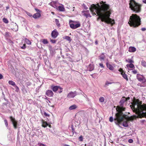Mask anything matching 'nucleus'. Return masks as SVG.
Instances as JSON below:
<instances>
[{
	"instance_id": "1",
	"label": "nucleus",
	"mask_w": 146,
	"mask_h": 146,
	"mask_svg": "<svg viewBox=\"0 0 146 146\" xmlns=\"http://www.w3.org/2000/svg\"><path fill=\"white\" fill-rule=\"evenodd\" d=\"M106 2L102 1L100 6L98 3L96 5L93 4L90 8L91 12H94L95 15L97 14L99 16L98 18L101 19L102 22H104L108 24L112 25L115 23L114 20L110 18L112 10L110 8L109 5L106 3Z\"/></svg>"
},
{
	"instance_id": "2",
	"label": "nucleus",
	"mask_w": 146,
	"mask_h": 146,
	"mask_svg": "<svg viewBox=\"0 0 146 146\" xmlns=\"http://www.w3.org/2000/svg\"><path fill=\"white\" fill-rule=\"evenodd\" d=\"M126 101V99L124 98L121 99L119 102V106H118L116 108L117 112L115 114V120H116L118 123L121 124V122L125 118V115H123V111H124L125 108L123 107V104Z\"/></svg>"
},
{
	"instance_id": "3",
	"label": "nucleus",
	"mask_w": 146,
	"mask_h": 146,
	"mask_svg": "<svg viewBox=\"0 0 146 146\" xmlns=\"http://www.w3.org/2000/svg\"><path fill=\"white\" fill-rule=\"evenodd\" d=\"M131 107L134 112L137 113L141 111L143 116H146V105L145 106H143L137 100L133 102Z\"/></svg>"
},
{
	"instance_id": "4",
	"label": "nucleus",
	"mask_w": 146,
	"mask_h": 146,
	"mask_svg": "<svg viewBox=\"0 0 146 146\" xmlns=\"http://www.w3.org/2000/svg\"><path fill=\"white\" fill-rule=\"evenodd\" d=\"M128 24L131 27H136L141 24V18L136 14H132L130 16Z\"/></svg>"
},
{
	"instance_id": "5",
	"label": "nucleus",
	"mask_w": 146,
	"mask_h": 146,
	"mask_svg": "<svg viewBox=\"0 0 146 146\" xmlns=\"http://www.w3.org/2000/svg\"><path fill=\"white\" fill-rule=\"evenodd\" d=\"M129 5L131 9L135 13H138L140 12L141 5L137 3L134 0L130 1Z\"/></svg>"
},
{
	"instance_id": "6",
	"label": "nucleus",
	"mask_w": 146,
	"mask_h": 146,
	"mask_svg": "<svg viewBox=\"0 0 146 146\" xmlns=\"http://www.w3.org/2000/svg\"><path fill=\"white\" fill-rule=\"evenodd\" d=\"M71 21L69 22L70 27L73 29H76L79 27L80 26V24L79 23H71Z\"/></svg>"
},
{
	"instance_id": "7",
	"label": "nucleus",
	"mask_w": 146,
	"mask_h": 146,
	"mask_svg": "<svg viewBox=\"0 0 146 146\" xmlns=\"http://www.w3.org/2000/svg\"><path fill=\"white\" fill-rule=\"evenodd\" d=\"M10 118L11 121L12 122L14 128L15 129H17V121L15 120V118H13L12 116H10Z\"/></svg>"
},
{
	"instance_id": "8",
	"label": "nucleus",
	"mask_w": 146,
	"mask_h": 146,
	"mask_svg": "<svg viewBox=\"0 0 146 146\" xmlns=\"http://www.w3.org/2000/svg\"><path fill=\"white\" fill-rule=\"evenodd\" d=\"M77 95L76 91L70 92L68 94L67 97L68 98H73Z\"/></svg>"
},
{
	"instance_id": "9",
	"label": "nucleus",
	"mask_w": 146,
	"mask_h": 146,
	"mask_svg": "<svg viewBox=\"0 0 146 146\" xmlns=\"http://www.w3.org/2000/svg\"><path fill=\"white\" fill-rule=\"evenodd\" d=\"M82 13L83 14V15L85 16L86 18H87L88 17H91V15L89 13V10L82 11Z\"/></svg>"
},
{
	"instance_id": "10",
	"label": "nucleus",
	"mask_w": 146,
	"mask_h": 146,
	"mask_svg": "<svg viewBox=\"0 0 146 146\" xmlns=\"http://www.w3.org/2000/svg\"><path fill=\"white\" fill-rule=\"evenodd\" d=\"M58 33L56 29H54L52 31L51 33V36L52 37L54 38H56L58 36Z\"/></svg>"
},
{
	"instance_id": "11",
	"label": "nucleus",
	"mask_w": 146,
	"mask_h": 146,
	"mask_svg": "<svg viewBox=\"0 0 146 146\" xmlns=\"http://www.w3.org/2000/svg\"><path fill=\"white\" fill-rule=\"evenodd\" d=\"M137 78L139 81L141 82H142L143 79H145L144 77L139 74H137Z\"/></svg>"
},
{
	"instance_id": "12",
	"label": "nucleus",
	"mask_w": 146,
	"mask_h": 146,
	"mask_svg": "<svg viewBox=\"0 0 146 146\" xmlns=\"http://www.w3.org/2000/svg\"><path fill=\"white\" fill-rule=\"evenodd\" d=\"M137 118H138V116L136 115H133L128 117L127 118V120L128 121H133L134 119Z\"/></svg>"
},
{
	"instance_id": "13",
	"label": "nucleus",
	"mask_w": 146,
	"mask_h": 146,
	"mask_svg": "<svg viewBox=\"0 0 146 146\" xmlns=\"http://www.w3.org/2000/svg\"><path fill=\"white\" fill-rule=\"evenodd\" d=\"M59 88H60V86H51V89L54 92H56L57 90H58Z\"/></svg>"
},
{
	"instance_id": "14",
	"label": "nucleus",
	"mask_w": 146,
	"mask_h": 146,
	"mask_svg": "<svg viewBox=\"0 0 146 146\" xmlns=\"http://www.w3.org/2000/svg\"><path fill=\"white\" fill-rule=\"evenodd\" d=\"M46 95L49 97H52L53 95V93L51 90H48L46 91Z\"/></svg>"
},
{
	"instance_id": "15",
	"label": "nucleus",
	"mask_w": 146,
	"mask_h": 146,
	"mask_svg": "<svg viewBox=\"0 0 146 146\" xmlns=\"http://www.w3.org/2000/svg\"><path fill=\"white\" fill-rule=\"evenodd\" d=\"M106 58V56L105 55L104 53H102L100 56H99V59L101 61L104 60Z\"/></svg>"
},
{
	"instance_id": "16",
	"label": "nucleus",
	"mask_w": 146,
	"mask_h": 146,
	"mask_svg": "<svg viewBox=\"0 0 146 146\" xmlns=\"http://www.w3.org/2000/svg\"><path fill=\"white\" fill-rule=\"evenodd\" d=\"M41 16V15L39 12H38L34 14L33 16V17L35 19L39 18Z\"/></svg>"
},
{
	"instance_id": "17",
	"label": "nucleus",
	"mask_w": 146,
	"mask_h": 146,
	"mask_svg": "<svg viewBox=\"0 0 146 146\" xmlns=\"http://www.w3.org/2000/svg\"><path fill=\"white\" fill-rule=\"evenodd\" d=\"M13 25L15 27L14 28H13L12 29L14 31L16 32L18 30V26L15 23H13Z\"/></svg>"
},
{
	"instance_id": "18",
	"label": "nucleus",
	"mask_w": 146,
	"mask_h": 146,
	"mask_svg": "<svg viewBox=\"0 0 146 146\" xmlns=\"http://www.w3.org/2000/svg\"><path fill=\"white\" fill-rule=\"evenodd\" d=\"M128 51L130 52H134L136 51V48L134 47L130 46L129 48Z\"/></svg>"
},
{
	"instance_id": "19",
	"label": "nucleus",
	"mask_w": 146,
	"mask_h": 146,
	"mask_svg": "<svg viewBox=\"0 0 146 146\" xmlns=\"http://www.w3.org/2000/svg\"><path fill=\"white\" fill-rule=\"evenodd\" d=\"M106 66L110 70H113L114 69L113 67L109 64L108 62H107L106 63Z\"/></svg>"
},
{
	"instance_id": "20",
	"label": "nucleus",
	"mask_w": 146,
	"mask_h": 146,
	"mask_svg": "<svg viewBox=\"0 0 146 146\" xmlns=\"http://www.w3.org/2000/svg\"><path fill=\"white\" fill-rule=\"evenodd\" d=\"M78 106L75 104H74L69 107V109L70 110H75L77 108Z\"/></svg>"
},
{
	"instance_id": "21",
	"label": "nucleus",
	"mask_w": 146,
	"mask_h": 146,
	"mask_svg": "<svg viewBox=\"0 0 146 146\" xmlns=\"http://www.w3.org/2000/svg\"><path fill=\"white\" fill-rule=\"evenodd\" d=\"M121 75L122 76L124 79H125L127 81H128V79L127 77V75L124 72L121 73Z\"/></svg>"
},
{
	"instance_id": "22",
	"label": "nucleus",
	"mask_w": 146,
	"mask_h": 146,
	"mask_svg": "<svg viewBox=\"0 0 146 146\" xmlns=\"http://www.w3.org/2000/svg\"><path fill=\"white\" fill-rule=\"evenodd\" d=\"M126 66L128 70H129V68H133L134 67V65L132 63L129 64H127L126 65Z\"/></svg>"
},
{
	"instance_id": "23",
	"label": "nucleus",
	"mask_w": 146,
	"mask_h": 146,
	"mask_svg": "<svg viewBox=\"0 0 146 146\" xmlns=\"http://www.w3.org/2000/svg\"><path fill=\"white\" fill-rule=\"evenodd\" d=\"M58 9L59 11H65V9L63 5H62V6H59L58 7Z\"/></svg>"
},
{
	"instance_id": "24",
	"label": "nucleus",
	"mask_w": 146,
	"mask_h": 146,
	"mask_svg": "<svg viewBox=\"0 0 146 146\" xmlns=\"http://www.w3.org/2000/svg\"><path fill=\"white\" fill-rule=\"evenodd\" d=\"M56 2L55 1H53L52 2H51L49 4L51 5L52 6L56 8L57 7V6L56 5Z\"/></svg>"
},
{
	"instance_id": "25",
	"label": "nucleus",
	"mask_w": 146,
	"mask_h": 146,
	"mask_svg": "<svg viewBox=\"0 0 146 146\" xmlns=\"http://www.w3.org/2000/svg\"><path fill=\"white\" fill-rule=\"evenodd\" d=\"M88 69L90 71H91L94 69V66L90 64L89 66Z\"/></svg>"
},
{
	"instance_id": "26",
	"label": "nucleus",
	"mask_w": 146,
	"mask_h": 146,
	"mask_svg": "<svg viewBox=\"0 0 146 146\" xmlns=\"http://www.w3.org/2000/svg\"><path fill=\"white\" fill-rule=\"evenodd\" d=\"M55 22L56 23V25L58 27H60V25L59 23V21L58 19H55Z\"/></svg>"
},
{
	"instance_id": "27",
	"label": "nucleus",
	"mask_w": 146,
	"mask_h": 146,
	"mask_svg": "<svg viewBox=\"0 0 146 146\" xmlns=\"http://www.w3.org/2000/svg\"><path fill=\"white\" fill-rule=\"evenodd\" d=\"M8 83L9 84H10L11 85H12L13 86H14L16 85L15 82H14L13 81H11V80L9 81V82H8Z\"/></svg>"
},
{
	"instance_id": "28",
	"label": "nucleus",
	"mask_w": 146,
	"mask_h": 146,
	"mask_svg": "<svg viewBox=\"0 0 146 146\" xmlns=\"http://www.w3.org/2000/svg\"><path fill=\"white\" fill-rule=\"evenodd\" d=\"M142 82V86L143 87L146 86V80L145 78L143 79V81Z\"/></svg>"
},
{
	"instance_id": "29",
	"label": "nucleus",
	"mask_w": 146,
	"mask_h": 146,
	"mask_svg": "<svg viewBox=\"0 0 146 146\" xmlns=\"http://www.w3.org/2000/svg\"><path fill=\"white\" fill-rule=\"evenodd\" d=\"M126 61L130 64L134 63V61L131 59H128L126 60Z\"/></svg>"
},
{
	"instance_id": "30",
	"label": "nucleus",
	"mask_w": 146,
	"mask_h": 146,
	"mask_svg": "<svg viewBox=\"0 0 146 146\" xmlns=\"http://www.w3.org/2000/svg\"><path fill=\"white\" fill-rule=\"evenodd\" d=\"M141 64L144 67H146V62L143 60H142L141 61Z\"/></svg>"
},
{
	"instance_id": "31",
	"label": "nucleus",
	"mask_w": 146,
	"mask_h": 146,
	"mask_svg": "<svg viewBox=\"0 0 146 146\" xmlns=\"http://www.w3.org/2000/svg\"><path fill=\"white\" fill-rule=\"evenodd\" d=\"M25 42L28 44H31V42L30 41L26 38L25 39Z\"/></svg>"
},
{
	"instance_id": "32",
	"label": "nucleus",
	"mask_w": 146,
	"mask_h": 146,
	"mask_svg": "<svg viewBox=\"0 0 146 146\" xmlns=\"http://www.w3.org/2000/svg\"><path fill=\"white\" fill-rule=\"evenodd\" d=\"M42 42L44 44H47L48 43V41H47L46 39H42Z\"/></svg>"
},
{
	"instance_id": "33",
	"label": "nucleus",
	"mask_w": 146,
	"mask_h": 146,
	"mask_svg": "<svg viewBox=\"0 0 146 146\" xmlns=\"http://www.w3.org/2000/svg\"><path fill=\"white\" fill-rule=\"evenodd\" d=\"M122 125L125 127H127L128 126V123L126 121H124L122 123Z\"/></svg>"
},
{
	"instance_id": "34",
	"label": "nucleus",
	"mask_w": 146,
	"mask_h": 146,
	"mask_svg": "<svg viewBox=\"0 0 146 146\" xmlns=\"http://www.w3.org/2000/svg\"><path fill=\"white\" fill-rule=\"evenodd\" d=\"M71 128H72V135H73L74 133L75 134V135H76L77 133L74 131V129L73 128V126L72 125Z\"/></svg>"
},
{
	"instance_id": "35",
	"label": "nucleus",
	"mask_w": 146,
	"mask_h": 146,
	"mask_svg": "<svg viewBox=\"0 0 146 146\" xmlns=\"http://www.w3.org/2000/svg\"><path fill=\"white\" fill-rule=\"evenodd\" d=\"M48 125V124L46 122H44L43 123L42 125V127H46Z\"/></svg>"
},
{
	"instance_id": "36",
	"label": "nucleus",
	"mask_w": 146,
	"mask_h": 146,
	"mask_svg": "<svg viewBox=\"0 0 146 146\" xmlns=\"http://www.w3.org/2000/svg\"><path fill=\"white\" fill-rule=\"evenodd\" d=\"M112 83V82H109L108 81H106V82L105 85L104 86L106 87L107 86H108L109 84H111Z\"/></svg>"
},
{
	"instance_id": "37",
	"label": "nucleus",
	"mask_w": 146,
	"mask_h": 146,
	"mask_svg": "<svg viewBox=\"0 0 146 146\" xmlns=\"http://www.w3.org/2000/svg\"><path fill=\"white\" fill-rule=\"evenodd\" d=\"M65 39L67 40L70 41L71 40V39L70 37L69 36H66L65 37Z\"/></svg>"
},
{
	"instance_id": "38",
	"label": "nucleus",
	"mask_w": 146,
	"mask_h": 146,
	"mask_svg": "<svg viewBox=\"0 0 146 146\" xmlns=\"http://www.w3.org/2000/svg\"><path fill=\"white\" fill-rule=\"evenodd\" d=\"M3 22L5 23H8L9 22L8 20L5 18H3Z\"/></svg>"
},
{
	"instance_id": "39",
	"label": "nucleus",
	"mask_w": 146,
	"mask_h": 146,
	"mask_svg": "<svg viewBox=\"0 0 146 146\" xmlns=\"http://www.w3.org/2000/svg\"><path fill=\"white\" fill-rule=\"evenodd\" d=\"M99 101L101 102H103L104 101V98L103 97H101L100 98Z\"/></svg>"
},
{
	"instance_id": "40",
	"label": "nucleus",
	"mask_w": 146,
	"mask_h": 146,
	"mask_svg": "<svg viewBox=\"0 0 146 146\" xmlns=\"http://www.w3.org/2000/svg\"><path fill=\"white\" fill-rule=\"evenodd\" d=\"M83 137L82 135H80L78 138L79 140L80 141H83Z\"/></svg>"
},
{
	"instance_id": "41",
	"label": "nucleus",
	"mask_w": 146,
	"mask_h": 146,
	"mask_svg": "<svg viewBox=\"0 0 146 146\" xmlns=\"http://www.w3.org/2000/svg\"><path fill=\"white\" fill-rule=\"evenodd\" d=\"M15 91L17 92H18L19 90V88L16 85L15 86Z\"/></svg>"
},
{
	"instance_id": "42",
	"label": "nucleus",
	"mask_w": 146,
	"mask_h": 146,
	"mask_svg": "<svg viewBox=\"0 0 146 146\" xmlns=\"http://www.w3.org/2000/svg\"><path fill=\"white\" fill-rule=\"evenodd\" d=\"M4 122H5V124L6 127H8V123H7V120L6 119H4Z\"/></svg>"
},
{
	"instance_id": "43",
	"label": "nucleus",
	"mask_w": 146,
	"mask_h": 146,
	"mask_svg": "<svg viewBox=\"0 0 146 146\" xmlns=\"http://www.w3.org/2000/svg\"><path fill=\"white\" fill-rule=\"evenodd\" d=\"M63 88L60 87V88H59V90L58 91V92L59 93H61L62 92Z\"/></svg>"
},
{
	"instance_id": "44",
	"label": "nucleus",
	"mask_w": 146,
	"mask_h": 146,
	"mask_svg": "<svg viewBox=\"0 0 146 146\" xmlns=\"http://www.w3.org/2000/svg\"><path fill=\"white\" fill-rule=\"evenodd\" d=\"M26 14L28 16L30 17H31L32 16V14L29 12H27Z\"/></svg>"
},
{
	"instance_id": "45",
	"label": "nucleus",
	"mask_w": 146,
	"mask_h": 146,
	"mask_svg": "<svg viewBox=\"0 0 146 146\" xmlns=\"http://www.w3.org/2000/svg\"><path fill=\"white\" fill-rule=\"evenodd\" d=\"M49 50H50V52L51 51H53V48H52V46H49Z\"/></svg>"
},
{
	"instance_id": "46",
	"label": "nucleus",
	"mask_w": 146,
	"mask_h": 146,
	"mask_svg": "<svg viewBox=\"0 0 146 146\" xmlns=\"http://www.w3.org/2000/svg\"><path fill=\"white\" fill-rule=\"evenodd\" d=\"M26 48L25 44H24L23 45V46L21 47V48L23 49H25Z\"/></svg>"
},
{
	"instance_id": "47",
	"label": "nucleus",
	"mask_w": 146,
	"mask_h": 146,
	"mask_svg": "<svg viewBox=\"0 0 146 146\" xmlns=\"http://www.w3.org/2000/svg\"><path fill=\"white\" fill-rule=\"evenodd\" d=\"M133 141L132 139H130L128 140V142L130 143H132L133 142Z\"/></svg>"
},
{
	"instance_id": "48",
	"label": "nucleus",
	"mask_w": 146,
	"mask_h": 146,
	"mask_svg": "<svg viewBox=\"0 0 146 146\" xmlns=\"http://www.w3.org/2000/svg\"><path fill=\"white\" fill-rule=\"evenodd\" d=\"M132 72L133 74H135L137 73V72L136 70H134L132 71Z\"/></svg>"
},
{
	"instance_id": "49",
	"label": "nucleus",
	"mask_w": 146,
	"mask_h": 146,
	"mask_svg": "<svg viewBox=\"0 0 146 146\" xmlns=\"http://www.w3.org/2000/svg\"><path fill=\"white\" fill-rule=\"evenodd\" d=\"M113 118L112 117H111L110 118L109 121L110 122H112L113 121Z\"/></svg>"
},
{
	"instance_id": "50",
	"label": "nucleus",
	"mask_w": 146,
	"mask_h": 146,
	"mask_svg": "<svg viewBox=\"0 0 146 146\" xmlns=\"http://www.w3.org/2000/svg\"><path fill=\"white\" fill-rule=\"evenodd\" d=\"M119 71L121 72V73L122 72H124L122 68H120V69L119 70Z\"/></svg>"
},
{
	"instance_id": "51",
	"label": "nucleus",
	"mask_w": 146,
	"mask_h": 146,
	"mask_svg": "<svg viewBox=\"0 0 146 146\" xmlns=\"http://www.w3.org/2000/svg\"><path fill=\"white\" fill-rule=\"evenodd\" d=\"M50 42L53 43H54L56 42V41L55 40H50Z\"/></svg>"
},
{
	"instance_id": "52",
	"label": "nucleus",
	"mask_w": 146,
	"mask_h": 146,
	"mask_svg": "<svg viewBox=\"0 0 146 146\" xmlns=\"http://www.w3.org/2000/svg\"><path fill=\"white\" fill-rule=\"evenodd\" d=\"M44 115L46 116H49L48 114L46 112H44Z\"/></svg>"
},
{
	"instance_id": "53",
	"label": "nucleus",
	"mask_w": 146,
	"mask_h": 146,
	"mask_svg": "<svg viewBox=\"0 0 146 146\" xmlns=\"http://www.w3.org/2000/svg\"><path fill=\"white\" fill-rule=\"evenodd\" d=\"M99 65L100 66H101L102 68H104V66L103 64L102 63H100Z\"/></svg>"
},
{
	"instance_id": "54",
	"label": "nucleus",
	"mask_w": 146,
	"mask_h": 146,
	"mask_svg": "<svg viewBox=\"0 0 146 146\" xmlns=\"http://www.w3.org/2000/svg\"><path fill=\"white\" fill-rule=\"evenodd\" d=\"M141 30L143 31H145L146 30V28H143L141 29Z\"/></svg>"
},
{
	"instance_id": "55",
	"label": "nucleus",
	"mask_w": 146,
	"mask_h": 146,
	"mask_svg": "<svg viewBox=\"0 0 146 146\" xmlns=\"http://www.w3.org/2000/svg\"><path fill=\"white\" fill-rule=\"evenodd\" d=\"M46 145L42 144V143H40L39 144V146H46Z\"/></svg>"
},
{
	"instance_id": "56",
	"label": "nucleus",
	"mask_w": 146,
	"mask_h": 146,
	"mask_svg": "<svg viewBox=\"0 0 146 146\" xmlns=\"http://www.w3.org/2000/svg\"><path fill=\"white\" fill-rule=\"evenodd\" d=\"M3 78V75L1 74H0V79Z\"/></svg>"
},
{
	"instance_id": "57",
	"label": "nucleus",
	"mask_w": 146,
	"mask_h": 146,
	"mask_svg": "<svg viewBox=\"0 0 146 146\" xmlns=\"http://www.w3.org/2000/svg\"><path fill=\"white\" fill-rule=\"evenodd\" d=\"M35 10H36V11L37 12H40V10L38 9H36V8H35Z\"/></svg>"
},
{
	"instance_id": "58",
	"label": "nucleus",
	"mask_w": 146,
	"mask_h": 146,
	"mask_svg": "<svg viewBox=\"0 0 146 146\" xmlns=\"http://www.w3.org/2000/svg\"><path fill=\"white\" fill-rule=\"evenodd\" d=\"M143 3L146 4V0H143Z\"/></svg>"
},
{
	"instance_id": "59",
	"label": "nucleus",
	"mask_w": 146,
	"mask_h": 146,
	"mask_svg": "<svg viewBox=\"0 0 146 146\" xmlns=\"http://www.w3.org/2000/svg\"><path fill=\"white\" fill-rule=\"evenodd\" d=\"M84 8L86 10H87L88 9V8L87 7H86V6H84Z\"/></svg>"
},
{
	"instance_id": "60",
	"label": "nucleus",
	"mask_w": 146,
	"mask_h": 146,
	"mask_svg": "<svg viewBox=\"0 0 146 146\" xmlns=\"http://www.w3.org/2000/svg\"><path fill=\"white\" fill-rule=\"evenodd\" d=\"M95 43L96 44H98V42L97 40L95 42Z\"/></svg>"
},
{
	"instance_id": "61",
	"label": "nucleus",
	"mask_w": 146,
	"mask_h": 146,
	"mask_svg": "<svg viewBox=\"0 0 146 146\" xmlns=\"http://www.w3.org/2000/svg\"><path fill=\"white\" fill-rule=\"evenodd\" d=\"M86 98L87 99V101L88 102H89V99L88 98Z\"/></svg>"
},
{
	"instance_id": "62",
	"label": "nucleus",
	"mask_w": 146,
	"mask_h": 146,
	"mask_svg": "<svg viewBox=\"0 0 146 146\" xmlns=\"http://www.w3.org/2000/svg\"><path fill=\"white\" fill-rule=\"evenodd\" d=\"M64 146H70L68 145H64Z\"/></svg>"
},
{
	"instance_id": "63",
	"label": "nucleus",
	"mask_w": 146,
	"mask_h": 146,
	"mask_svg": "<svg viewBox=\"0 0 146 146\" xmlns=\"http://www.w3.org/2000/svg\"><path fill=\"white\" fill-rule=\"evenodd\" d=\"M48 125V126H49L50 127H51V125Z\"/></svg>"
},
{
	"instance_id": "64",
	"label": "nucleus",
	"mask_w": 146,
	"mask_h": 146,
	"mask_svg": "<svg viewBox=\"0 0 146 146\" xmlns=\"http://www.w3.org/2000/svg\"><path fill=\"white\" fill-rule=\"evenodd\" d=\"M86 144H85V146H86Z\"/></svg>"
}]
</instances>
